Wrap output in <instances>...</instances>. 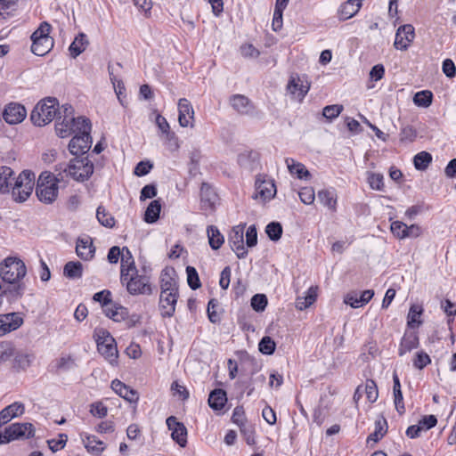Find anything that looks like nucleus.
<instances>
[{
	"instance_id": "f257e3e1",
	"label": "nucleus",
	"mask_w": 456,
	"mask_h": 456,
	"mask_svg": "<svg viewBox=\"0 0 456 456\" xmlns=\"http://www.w3.org/2000/svg\"><path fill=\"white\" fill-rule=\"evenodd\" d=\"M27 267L20 258H4L0 263V278L5 283L14 285L8 292L14 297H21L25 292L23 279Z\"/></svg>"
},
{
	"instance_id": "f03ea898",
	"label": "nucleus",
	"mask_w": 456,
	"mask_h": 456,
	"mask_svg": "<svg viewBox=\"0 0 456 456\" xmlns=\"http://www.w3.org/2000/svg\"><path fill=\"white\" fill-rule=\"evenodd\" d=\"M54 172L57 175L63 179L70 177L77 182H84L93 175L94 164L86 158L76 157L69 160V163H60L55 166Z\"/></svg>"
},
{
	"instance_id": "7ed1b4c3",
	"label": "nucleus",
	"mask_w": 456,
	"mask_h": 456,
	"mask_svg": "<svg viewBox=\"0 0 456 456\" xmlns=\"http://www.w3.org/2000/svg\"><path fill=\"white\" fill-rule=\"evenodd\" d=\"M61 115L59 102L55 97H47L40 101L30 114V120L35 126H43Z\"/></svg>"
},
{
	"instance_id": "20e7f679",
	"label": "nucleus",
	"mask_w": 456,
	"mask_h": 456,
	"mask_svg": "<svg viewBox=\"0 0 456 456\" xmlns=\"http://www.w3.org/2000/svg\"><path fill=\"white\" fill-rule=\"evenodd\" d=\"M62 180L57 173L53 175L51 173L43 172L38 177L36 188L38 200L45 204L53 203L58 196V183Z\"/></svg>"
},
{
	"instance_id": "39448f33",
	"label": "nucleus",
	"mask_w": 456,
	"mask_h": 456,
	"mask_svg": "<svg viewBox=\"0 0 456 456\" xmlns=\"http://www.w3.org/2000/svg\"><path fill=\"white\" fill-rule=\"evenodd\" d=\"M51 25L44 21L31 35V52L37 56L48 53L53 46V39L49 37Z\"/></svg>"
},
{
	"instance_id": "423d86ee",
	"label": "nucleus",
	"mask_w": 456,
	"mask_h": 456,
	"mask_svg": "<svg viewBox=\"0 0 456 456\" xmlns=\"http://www.w3.org/2000/svg\"><path fill=\"white\" fill-rule=\"evenodd\" d=\"M98 352L111 364L118 363V352L114 338L103 329L95 330Z\"/></svg>"
},
{
	"instance_id": "0eeeda50",
	"label": "nucleus",
	"mask_w": 456,
	"mask_h": 456,
	"mask_svg": "<svg viewBox=\"0 0 456 456\" xmlns=\"http://www.w3.org/2000/svg\"><path fill=\"white\" fill-rule=\"evenodd\" d=\"M35 174L24 170L15 179L12 189V198L15 201L23 202L31 194L34 187Z\"/></svg>"
},
{
	"instance_id": "6e6552de",
	"label": "nucleus",
	"mask_w": 456,
	"mask_h": 456,
	"mask_svg": "<svg viewBox=\"0 0 456 456\" xmlns=\"http://www.w3.org/2000/svg\"><path fill=\"white\" fill-rule=\"evenodd\" d=\"M151 272L150 265H142V275L128 277L126 281H121L126 283L127 291L132 295L146 294L151 295L152 293L151 287L150 285L149 273Z\"/></svg>"
},
{
	"instance_id": "1a4fd4ad",
	"label": "nucleus",
	"mask_w": 456,
	"mask_h": 456,
	"mask_svg": "<svg viewBox=\"0 0 456 456\" xmlns=\"http://www.w3.org/2000/svg\"><path fill=\"white\" fill-rule=\"evenodd\" d=\"M35 428L31 423H13L0 432V444L15 439H28L34 436Z\"/></svg>"
},
{
	"instance_id": "9d476101",
	"label": "nucleus",
	"mask_w": 456,
	"mask_h": 456,
	"mask_svg": "<svg viewBox=\"0 0 456 456\" xmlns=\"http://www.w3.org/2000/svg\"><path fill=\"white\" fill-rule=\"evenodd\" d=\"M219 197L215 189L208 183H203L200 187V208L207 214L216 211Z\"/></svg>"
},
{
	"instance_id": "9b49d317",
	"label": "nucleus",
	"mask_w": 456,
	"mask_h": 456,
	"mask_svg": "<svg viewBox=\"0 0 456 456\" xmlns=\"http://www.w3.org/2000/svg\"><path fill=\"white\" fill-rule=\"evenodd\" d=\"M415 37V29L411 24L402 25L395 33L394 46L401 51L407 50Z\"/></svg>"
},
{
	"instance_id": "f8f14e48",
	"label": "nucleus",
	"mask_w": 456,
	"mask_h": 456,
	"mask_svg": "<svg viewBox=\"0 0 456 456\" xmlns=\"http://www.w3.org/2000/svg\"><path fill=\"white\" fill-rule=\"evenodd\" d=\"M160 292H178V277L174 268L166 267L159 276Z\"/></svg>"
},
{
	"instance_id": "ddd939ff",
	"label": "nucleus",
	"mask_w": 456,
	"mask_h": 456,
	"mask_svg": "<svg viewBox=\"0 0 456 456\" xmlns=\"http://www.w3.org/2000/svg\"><path fill=\"white\" fill-rule=\"evenodd\" d=\"M27 116L26 109L23 105L16 102H11L4 108L3 118L8 124H19L24 120Z\"/></svg>"
},
{
	"instance_id": "4468645a",
	"label": "nucleus",
	"mask_w": 456,
	"mask_h": 456,
	"mask_svg": "<svg viewBox=\"0 0 456 456\" xmlns=\"http://www.w3.org/2000/svg\"><path fill=\"white\" fill-rule=\"evenodd\" d=\"M121 259V281H126L128 277L142 275V265H146L143 258H138L135 263L134 258H120Z\"/></svg>"
},
{
	"instance_id": "2eb2a0df",
	"label": "nucleus",
	"mask_w": 456,
	"mask_h": 456,
	"mask_svg": "<svg viewBox=\"0 0 456 456\" xmlns=\"http://www.w3.org/2000/svg\"><path fill=\"white\" fill-rule=\"evenodd\" d=\"M168 429L172 431V438L181 446L184 447L187 443V430L184 425L176 420V418L170 416L166 420Z\"/></svg>"
},
{
	"instance_id": "dca6fc26",
	"label": "nucleus",
	"mask_w": 456,
	"mask_h": 456,
	"mask_svg": "<svg viewBox=\"0 0 456 456\" xmlns=\"http://www.w3.org/2000/svg\"><path fill=\"white\" fill-rule=\"evenodd\" d=\"M178 297L179 292H160L159 308L163 316H173Z\"/></svg>"
},
{
	"instance_id": "f3484780",
	"label": "nucleus",
	"mask_w": 456,
	"mask_h": 456,
	"mask_svg": "<svg viewBox=\"0 0 456 456\" xmlns=\"http://www.w3.org/2000/svg\"><path fill=\"white\" fill-rule=\"evenodd\" d=\"M92 138L86 134L75 135L69 143V150L72 155L78 157L86 153L91 148Z\"/></svg>"
},
{
	"instance_id": "a211bd4d",
	"label": "nucleus",
	"mask_w": 456,
	"mask_h": 456,
	"mask_svg": "<svg viewBox=\"0 0 456 456\" xmlns=\"http://www.w3.org/2000/svg\"><path fill=\"white\" fill-rule=\"evenodd\" d=\"M244 225L234 226L229 235L228 241L236 256H243L244 251Z\"/></svg>"
},
{
	"instance_id": "6ab92c4d",
	"label": "nucleus",
	"mask_w": 456,
	"mask_h": 456,
	"mask_svg": "<svg viewBox=\"0 0 456 456\" xmlns=\"http://www.w3.org/2000/svg\"><path fill=\"white\" fill-rule=\"evenodd\" d=\"M22 323L23 319L19 313L0 315V331L2 335L17 330Z\"/></svg>"
},
{
	"instance_id": "aec40b11",
	"label": "nucleus",
	"mask_w": 456,
	"mask_h": 456,
	"mask_svg": "<svg viewBox=\"0 0 456 456\" xmlns=\"http://www.w3.org/2000/svg\"><path fill=\"white\" fill-rule=\"evenodd\" d=\"M178 121L181 126H192L191 120H193L194 110L191 102L185 99L181 98L178 102Z\"/></svg>"
},
{
	"instance_id": "412c9836",
	"label": "nucleus",
	"mask_w": 456,
	"mask_h": 456,
	"mask_svg": "<svg viewBox=\"0 0 456 456\" xmlns=\"http://www.w3.org/2000/svg\"><path fill=\"white\" fill-rule=\"evenodd\" d=\"M111 388L116 394L129 403H136L139 399L138 393L135 390L130 388L118 379L111 382Z\"/></svg>"
},
{
	"instance_id": "4be33fe9",
	"label": "nucleus",
	"mask_w": 456,
	"mask_h": 456,
	"mask_svg": "<svg viewBox=\"0 0 456 456\" xmlns=\"http://www.w3.org/2000/svg\"><path fill=\"white\" fill-rule=\"evenodd\" d=\"M374 296V291L367 289L361 292L360 296L357 293H349L346 296L344 302L351 305L353 308H359L366 305Z\"/></svg>"
},
{
	"instance_id": "5701e85b",
	"label": "nucleus",
	"mask_w": 456,
	"mask_h": 456,
	"mask_svg": "<svg viewBox=\"0 0 456 456\" xmlns=\"http://www.w3.org/2000/svg\"><path fill=\"white\" fill-rule=\"evenodd\" d=\"M239 165L247 170H255L259 166V153L255 151H246L238 155Z\"/></svg>"
},
{
	"instance_id": "b1692460",
	"label": "nucleus",
	"mask_w": 456,
	"mask_h": 456,
	"mask_svg": "<svg viewBox=\"0 0 456 456\" xmlns=\"http://www.w3.org/2000/svg\"><path fill=\"white\" fill-rule=\"evenodd\" d=\"M232 108L240 114L248 115L253 112L254 106L250 100L242 94L232 95L230 99Z\"/></svg>"
},
{
	"instance_id": "393cba45",
	"label": "nucleus",
	"mask_w": 456,
	"mask_h": 456,
	"mask_svg": "<svg viewBox=\"0 0 456 456\" xmlns=\"http://www.w3.org/2000/svg\"><path fill=\"white\" fill-rule=\"evenodd\" d=\"M256 193L255 195V198H257L259 196L265 201L273 199L276 193L275 184L272 180H257L256 182Z\"/></svg>"
},
{
	"instance_id": "a878e982",
	"label": "nucleus",
	"mask_w": 456,
	"mask_h": 456,
	"mask_svg": "<svg viewBox=\"0 0 456 456\" xmlns=\"http://www.w3.org/2000/svg\"><path fill=\"white\" fill-rule=\"evenodd\" d=\"M24 412V404L20 402H14L0 411V419H2V422L8 423L12 419L21 416Z\"/></svg>"
},
{
	"instance_id": "bb28decb",
	"label": "nucleus",
	"mask_w": 456,
	"mask_h": 456,
	"mask_svg": "<svg viewBox=\"0 0 456 456\" xmlns=\"http://www.w3.org/2000/svg\"><path fill=\"white\" fill-rule=\"evenodd\" d=\"M82 441L86 451L94 456L101 455L106 448L105 444L95 436L86 435Z\"/></svg>"
},
{
	"instance_id": "cd10ccee",
	"label": "nucleus",
	"mask_w": 456,
	"mask_h": 456,
	"mask_svg": "<svg viewBox=\"0 0 456 456\" xmlns=\"http://www.w3.org/2000/svg\"><path fill=\"white\" fill-rule=\"evenodd\" d=\"M362 6L361 0H347L338 9L339 19L346 20L354 16Z\"/></svg>"
},
{
	"instance_id": "c85d7f7f",
	"label": "nucleus",
	"mask_w": 456,
	"mask_h": 456,
	"mask_svg": "<svg viewBox=\"0 0 456 456\" xmlns=\"http://www.w3.org/2000/svg\"><path fill=\"white\" fill-rule=\"evenodd\" d=\"M287 87L290 94H297V97L302 100L308 93L310 86L307 81L305 83V81L299 77H291Z\"/></svg>"
},
{
	"instance_id": "c756f323",
	"label": "nucleus",
	"mask_w": 456,
	"mask_h": 456,
	"mask_svg": "<svg viewBox=\"0 0 456 456\" xmlns=\"http://www.w3.org/2000/svg\"><path fill=\"white\" fill-rule=\"evenodd\" d=\"M103 312L115 322L124 321L128 315V311L126 307L114 304L112 301L103 308Z\"/></svg>"
},
{
	"instance_id": "7c9ffc66",
	"label": "nucleus",
	"mask_w": 456,
	"mask_h": 456,
	"mask_svg": "<svg viewBox=\"0 0 456 456\" xmlns=\"http://www.w3.org/2000/svg\"><path fill=\"white\" fill-rule=\"evenodd\" d=\"M13 171L11 167L6 166L0 167V192H9L10 188L12 189L15 178L13 177Z\"/></svg>"
},
{
	"instance_id": "2f4dec72",
	"label": "nucleus",
	"mask_w": 456,
	"mask_h": 456,
	"mask_svg": "<svg viewBox=\"0 0 456 456\" xmlns=\"http://www.w3.org/2000/svg\"><path fill=\"white\" fill-rule=\"evenodd\" d=\"M88 45L89 42L87 40L86 35L83 32H80L69 47L70 56L72 58H77L86 49Z\"/></svg>"
},
{
	"instance_id": "473e14b6",
	"label": "nucleus",
	"mask_w": 456,
	"mask_h": 456,
	"mask_svg": "<svg viewBox=\"0 0 456 456\" xmlns=\"http://www.w3.org/2000/svg\"><path fill=\"white\" fill-rule=\"evenodd\" d=\"M419 346V338L418 335L414 332L405 333L402 338L400 347H399V355H403L407 352L411 351L414 348H417Z\"/></svg>"
},
{
	"instance_id": "72a5a7b5",
	"label": "nucleus",
	"mask_w": 456,
	"mask_h": 456,
	"mask_svg": "<svg viewBox=\"0 0 456 456\" xmlns=\"http://www.w3.org/2000/svg\"><path fill=\"white\" fill-rule=\"evenodd\" d=\"M76 252L77 256H84L85 255L94 256L95 248L93 246L92 239L89 236L78 238L76 246Z\"/></svg>"
},
{
	"instance_id": "f704fd0d",
	"label": "nucleus",
	"mask_w": 456,
	"mask_h": 456,
	"mask_svg": "<svg viewBox=\"0 0 456 456\" xmlns=\"http://www.w3.org/2000/svg\"><path fill=\"white\" fill-rule=\"evenodd\" d=\"M318 199L322 204L330 210L336 209L337 194L333 188L324 189L318 192Z\"/></svg>"
},
{
	"instance_id": "c9c22d12",
	"label": "nucleus",
	"mask_w": 456,
	"mask_h": 456,
	"mask_svg": "<svg viewBox=\"0 0 456 456\" xmlns=\"http://www.w3.org/2000/svg\"><path fill=\"white\" fill-rule=\"evenodd\" d=\"M288 169L291 175H296L299 179H306L310 177L309 171L305 168V167L299 162H297L293 159L287 158L285 159Z\"/></svg>"
},
{
	"instance_id": "e433bc0d",
	"label": "nucleus",
	"mask_w": 456,
	"mask_h": 456,
	"mask_svg": "<svg viewBox=\"0 0 456 456\" xmlns=\"http://www.w3.org/2000/svg\"><path fill=\"white\" fill-rule=\"evenodd\" d=\"M226 402V393L223 389H215L209 395L208 404L214 410L223 409Z\"/></svg>"
},
{
	"instance_id": "4c0bfd02",
	"label": "nucleus",
	"mask_w": 456,
	"mask_h": 456,
	"mask_svg": "<svg viewBox=\"0 0 456 456\" xmlns=\"http://www.w3.org/2000/svg\"><path fill=\"white\" fill-rule=\"evenodd\" d=\"M209 246L213 249H218L224 242V237L215 225H209L207 228Z\"/></svg>"
},
{
	"instance_id": "58836bf2",
	"label": "nucleus",
	"mask_w": 456,
	"mask_h": 456,
	"mask_svg": "<svg viewBox=\"0 0 456 456\" xmlns=\"http://www.w3.org/2000/svg\"><path fill=\"white\" fill-rule=\"evenodd\" d=\"M423 313V308L419 305H412L409 310L407 316V324L410 328H418L422 324L420 319Z\"/></svg>"
},
{
	"instance_id": "ea45409f",
	"label": "nucleus",
	"mask_w": 456,
	"mask_h": 456,
	"mask_svg": "<svg viewBox=\"0 0 456 456\" xmlns=\"http://www.w3.org/2000/svg\"><path fill=\"white\" fill-rule=\"evenodd\" d=\"M161 204L159 200H152L147 207L144 213V221L148 224L155 223L160 214Z\"/></svg>"
},
{
	"instance_id": "a19ab883",
	"label": "nucleus",
	"mask_w": 456,
	"mask_h": 456,
	"mask_svg": "<svg viewBox=\"0 0 456 456\" xmlns=\"http://www.w3.org/2000/svg\"><path fill=\"white\" fill-rule=\"evenodd\" d=\"M34 359L35 356L32 354H14L12 367L17 370H24L32 364Z\"/></svg>"
},
{
	"instance_id": "79ce46f5",
	"label": "nucleus",
	"mask_w": 456,
	"mask_h": 456,
	"mask_svg": "<svg viewBox=\"0 0 456 456\" xmlns=\"http://www.w3.org/2000/svg\"><path fill=\"white\" fill-rule=\"evenodd\" d=\"M83 265L78 261L68 262L63 269V274L69 279H78L82 276Z\"/></svg>"
},
{
	"instance_id": "37998d69",
	"label": "nucleus",
	"mask_w": 456,
	"mask_h": 456,
	"mask_svg": "<svg viewBox=\"0 0 456 456\" xmlns=\"http://www.w3.org/2000/svg\"><path fill=\"white\" fill-rule=\"evenodd\" d=\"M387 430V423L386 419L381 418L379 419H377L375 421V430L373 433H371L368 438L367 443H370V441L377 443L379 439H381Z\"/></svg>"
},
{
	"instance_id": "c03bdc74",
	"label": "nucleus",
	"mask_w": 456,
	"mask_h": 456,
	"mask_svg": "<svg viewBox=\"0 0 456 456\" xmlns=\"http://www.w3.org/2000/svg\"><path fill=\"white\" fill-rule=\"evenodd\" d=\"M74 121L75 118H70L69 119L66 118V121L62 120L61 123H56L55 130L57 135L64 138L74 133Z\"/></svg>"
},
{
	"instance_id": "a18cd8bd",
	"label": "nucleus",
	"mask_w": 456,
	"mask_h": 456,
	"mask_svg": "<svg viewBox=\"0 0 456 456\" xmlns=\"http://www.w3.org/2000/svg\"><path fill=\"white\" fill-rule=\"evenodd\" d=\"M433 94L428 90L419 91L415 94L413 102L419 107L428 108L432 104Z\"/></svg>"
},
{
	"instance_id": "49530a36",
	"label": "nucleus",
	"mask_w": 456,
	"mask_h": 456,
	"mask_svg": "<svg viewBox=\"0 0 456 456\" xmlns=\"http://www.w3.org/2000/svg\"><path fill=\"white\" fill-rule=\"evenodd\" d=\"M96 218L98 222L105 227L112 228L115 225L114 217L102 206L97 208Z\"/></svg>"
},
{
	"instance_id": "de8ad7c7",
	"label": "nucleus",
	"mask_w": 456,
	"mask_h": 456,
	"mask_svg": "<svg viewBox=\"0 0 456 456\" xmlns=\"http://www.w3.org/2000/svg\"><path fill=\"white\" fill-rule=\"evenodd\" d=\"M283 232L282 225L281 223L273 221L269 223L265 227V233L268 238L273 241H277L281 239Z\"/></svg>"
},
{
	"instance_id": "09e8293b",
	"label": "nucleus",
	"mask_w": 456,
	"mask_h": 456,
	"mask_svg": "<svg viewBox=\"0 0 456 456\" xmlns=\"http://www.w3.org/2000/svg\"><path fill=\"white\" fill-rule=\"evenodd\" d=\"M432 161V156L427 151H421L414 156L413 163L417 170H425Z\"/></svg>"
},
{
	"instance_id": "8fccbe9b",
	"label": "nucleus",
	"mask_w": 456,
	"mask_h": 456,
	"mask_svg": "<svg viewBox=\"0 0 456 456\" xmlns=\"http://www.w3.org/2000/svg\"><path fill=\"white\" fill-rule=\"evenodd\" d=\"M15 354V347L10 342L0 344V364L11 361Z\"/></svg>"
},
{
	"instance_id": "3c124183",
	"label": "nucleus",
	"mask_w": 456,
	"mask_h": 456,
	"mask_svg": "<svg viewBox=\"0 0 456 456\" xmlns=\"http://www.w3.org/2000/svg\"><path fill=\"white\" fill-rule=\"evenodd\" d=\"M74 132H77L78 134L90 135L91 122L85 117L75 118L74 121Z\"/></svg>"
},
{
	"instance_id": "603ef678",
	"label": "nucleus",
	"mask_w": 456,
	"mask_h": 456,
	"mask_svg": "<svg viewBox=\"0 0 456 456\" xmlns=\"http://www.w3.org/2000/svg\"><path fill=\"white\" fill-rule=\"evenodd\" d=\"M362 389L369 402H376L379 396V392L377 385L373 380H367L365 385L362 387Z\"/></svg>"
},
{
	"instance_id": "864d4df0",
	"label": "nucleus",
	"mask_w": 456,
	"mask_h": 456,
	"mask_svg": "<svg viewBox=\"0 0 456 456\" xmlns=\"http://www.w3.org/2000/svg\"><path fill=\"white\" fill-rule=\"evenodd\" d=\"M276 344L270 337H264L259 344V351L264 354H273L275 350Z\"/></svg>"
},
{
	"instance_id": "5fc2aeb1",
	"label": "nucleus",
	"mask_w": 456,
	"mask_h": 456,
	"mask_svg": "<svg viewBox=\"0 0 456 456\" xmlns=\"http://www.w3.org/2000/svg\"><path fill=\"white\" fill-rule=\"evenodd\" d=\"M343 110V105L340 104L327 105L322 110V115L327 119L332 120L338 117Z\"/></svg>"
},
{
	"instance_id": "6e6d98bb",
	"label": "nucleus",
	"mask_w": 456,
	"mask_h": 456,
	"mask_svg": "<svg viewBox=\"0 0 456 456\" xmlns=\"http://www.w3.org/2000/svg\"><path fill=\"white\" fill-rule=\"evenodd\" d=\"M187 282L191 289H197L200 287V281L196 269L192 266L186 267Z\"/></svg>"
},
{
	"instance_id": "4d7b16f0",
	"label": "nucleus",
	"mask_w": 456,
	"mask_h": 456,
	"mask_svg": "<svg viewBox=\"0 0 456 456\" xmlns=\"http://www.w3.org/2000/svg\"><path fill=\"white\" fill-rule=\"evenodd\" d=\"M267 297L264 294H256L251 298V306L256 312H263L267 305Z\"/></svg>"
},
{
	"instance_id": "13d9d810",
	"label": "nucleus",
	"mask_w": 456,
	"mask_h": 456,
	"mask_svg": "<svg viewBox=\"0 0 456 456\" xmlns=\"http://www.w3.org/2000/svg\"><path fill=\"white\" fill-rule=\"evenodd\" d=\"M368 183L370 187L376 191H383L384 183H383V175L379 173H369L368 175Z\"/></svg>"
},
{
	"instance_id": "bf43d9fd",
	"label": "nucleus",
	"mask_w": 456,
	"mask_h": 456,
	"mask_svg": "<svg viewBox=\"0 0 456 456\" xmlns=\"http://www.w3.org/2000/svg\"><path fill=\"white\" fill-rule=\"evenodd\" d=\"M156 125L162 134H166L167 139H171L174 136V133L170 132V126L167 119L160 114L156 116Z\"/></svg>"
},
{
	"instance_id": "052dcab7",
	"label": "nucleus",
	"mask_w": 456,
	"mask_h": 456,
	"mask_svg": "<svg viewBox=\"0 0 456 456\" xmlns=\"http://www.w3.org/2000/svg\"><path fill=\"white\" fill-rule=\"evenodd\" d=\"M431 362L429 355L423 352H418L413 359V366L419 370H422Z\"/></svg>"
},
{
	"instance_id": "680f3d73",
	"label": "nucleus",
	"mask_w": 456,
	"mask_h": 456,
	"mask_svg": "<svg viewBox=\"0 0 456 456\" xmlns=\"http://www.w3.org/2000/svg\"><path fill=\"white\" fill-rule=\"evenodd\" d=\"M68 440V436L65 434H60L58 438H53L47 441L49 448L53 452H57L61 449H62Z\"/></svg>"
},
{
	"instance_id": "e2e57ef3",
	"label": "nucleus",
	"mask_w": 456,
	"mask_h": 456,
	"mask_svg": "<svg viewBox=\"0 0 456 456\" xmlns=\"http://www.w3.org/2000/svg\"><path fill=\"white\" fill-rule=\"evenodd\" d=\"M300 200L306 205L313 204L315 199L314 191L311 187H305L299 192Z\"/></svg>"
},
{
	"instance_id": "0e129e2a",
	"label": "nucleus",
	"mask_w": 456,
	"mask_h": 456,
	"mask_svg": "<svg viewBox=\"0 0 456 456\" xmlns=\"http://www.w3.org/2000/svg\"><path fill=\"white\" fill-rule=\"evenodd\" d=\"M152 167H153V165L149 160L140 161L136 165L134 173L137 176H143V175H146L147 174H149L151 172V170L152 169Z\"/></svg>"
},
{
	"instance_id": "69168bd1",
	"label": "nucleus",
	"mask_w": 456,
	"mask_h": 456,
	"mask_svg": "<svg viewBox=\"0 0 456 456\" xmlns=\"http://www.w3.org/2000/svg\"><path fill=\"white\" fill-rule=\"evenodd\" d=\"M406 224L400 221H395L391 224L392 233L399 238L405 239Z\"/></svg>"
},
{
	"instance_id": "338daca9",
	"label": "nucleus",
	"mask_w": 456,
	"mask_h": 456,
	"mask_svg": "<svg viewBox=\"0 0 456 456\" xmlns=\"http://www.w3.org/2000/svg\"><path fill=\"white\" fill-rule=\"evenodd\" d=\"M93 299L102 304L104 308L111 301V293L109 290H102L94 295Z\"/></svg>"
},
{
	"instance_id": "774afa93",
	"label": "nucleus",
	"mask_w": 456,
	"mask_h": 456,
	"mask_svg": "<svg viewBox=\"0 0 456 456\" xmlns=\"http://www.w3.org/2000/svg\"><path fill=\"white\" fill-rule=\"evenodd\" d=\"M442 69L447 77L452 78L456 76V67L451 59H445L443 61Z\"/></svg>"
}]
</instances>
